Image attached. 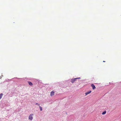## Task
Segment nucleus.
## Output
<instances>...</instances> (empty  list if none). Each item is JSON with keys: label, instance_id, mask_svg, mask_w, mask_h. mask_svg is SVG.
Masks as SVG:
<instances>
[{"label": "nucleus", "instance_id": "1", "mask_svg": "<svg viewBox=\"0 0 121 121\" xmlns=\"http://www.w3.org/2000/svg\"><path fill=\"white\" fill-rule=\"evenodd\" d=\"M33 114H30L29 117V119L30 120H32L33 119Z\"/></svg>", "mask_w": 121, "mask_h": 121}, {"label": "nucleus", "instance_id": "2", "mask_svg": "<svg viewBox=\"0 0 121 121\" xmlns=\"http://www.w3.org/2000/svg\"><path fill=\"white\" fill-rule=\"evenodd\" d=\"M76 80V78L72 79H71V82L72 83H73Z\"/></svg>", "mask_w": 121, "mask_h": 121}, {"label": "nucleus", "instance_id": "3", "mask_svg": "<svg viewBox=\"0 0 121 121\" xmlns=\"http://www.w3.org/2000/svg\"><path fill=\"white\" fill-rule=\"evenodd\" d=\"M91 92V91H89L85 93V96H86L88 94H90Z\"/></svg>", "mask_w": 121, "mask_h": 121}, {"label": "nucleus", "instance_id": "4", "mask_svg": "<svg viewBox=\"0 0 121 121\" xmlns=\"http://www.w3.org/2000/svg\"><path fill=\"white\" fill-rule=\"evenodd\" d=\"M91 86L92 87V89L93 90H94L95 88V86L93 84H91Z\"/></svg>", "mask_w": 121, "mask_h": 121}, {"label": "nucleus", "instance_id": "5", "mask_svg": "<svg viewBox=\"0 0 121 121\" xmlns=\"http://www.w3.org/2000/svg\"><path fill=\"white\" fill-rule=\"evenodd\" d=\"M54 92L53 91H51V94H50L51 96H53L54 95Z\"/></svg>", "mask_w": 121, "mask_h": 121}, {"label": "nucleus", "instance_id": "6", "mask_svg": "<svg viewBox=\"0 0 121 121\" xmlns=\"http://www.w3.org/2000/svg\"><path fill=\"white\" fill-rule=\"evenodd\" d=\"M28 82L29 84L30 85V86H32L33 84L32 83V82Z\"/></svg>", "mask_w": 121, "mask_h": 121}, {"label": "nucleus", "instance_id": "7", "mask_svg": "<svg viewBox=\"0 0 121 121\" xmlns=\"http://www.w3.org/2000/svg\"><path fill=\"white\" fill-rule=\"evenodd\" d=\"M3 94L2 93H1L0 94V99H1L2 97Z\"/></svg>", "mask_w": 121, "mask_h": 121}, {"label": "nucleus", "instance_id": "8", "mask_svg": "<svg viewBox=\"0 0 121 121\" xmlns=\"http://www.w3.org/2000/svg\"><path fill=\"white\" fill-rule=\"evenodd\" d=\"M39 107L40 108V111H42V107L40 106H39Z\"/></svg>", "mask_w": 121, "mask_h": 121}, {"label": "nucleus", "instance_id": "9", "mask_svg": "<svg viewBox=\"0 0 121 121\" xmlns=\"http://www.w3.org/2000/svg\"><path fill=\"white\" fill-rule=\"evenodd\" d=\"M106 111H105L104 112H103L102 113V115H104L106 113Z\"/></svg>", "mask_w": 121, "mask_h": 121}, {"label": "nucleus", "instance_id": "10", "mask_svg": "<svg viewBox=\"0 0 121 121\" xmlns=\"http://www.w3.org/2000/svg\"><path fill=\"white\" fill-rule=\"evenodd\" d=\"M35 104L36 105L38 106H40L39 105H40L38 103H36Z\"/></svg>", "mask_w": 121, "mask_h": 121}, {"label": "nucleus", "instance_id": "11", "mask_svg": "<svg viewBox=\"0 0 121 121\" xmlns=\"http://www.w3.org/2000/svg\"><path fill=\"white\" fill-rule=\"evenodd\" d=\"M76 78V79H80V78Z\"/></svg>", "mask_w": 121, "mask_h": 121}, {"label": "nucleus", "instance_id": "12", "mask_svg": "<svg viewBox=\"0 0 121 121\" xmlns=\"http://www.w3.org/2000/svg\"><path fill=\"white\" fill-rule=\"evenodd\" d=\"M3 77V75H1V78L2 77Z\"/></svg>", "mask_w": 121, "mask_h": 121}, {"label": "nucleus", "instance_id": "13", "mask_svg": "<svg viewBox=\"0 0 121 121\" xmlns=\"http://www.w3.org/2000/svg\"><path fill=\"white\" fill-rule=\"evenodd\" d=\"M103 62H105V61H103Z\"/></svg>", "mask_w": 121, "mask_h": 121}, {"label": "nucleus", "instance_id": "14", "mask_svg": "<svg viewBox=\"0 0 121 121\" xmlns=\"http://www.w3.org/2000/svg\"><path fill=\"white\" fill-rule=\"evenodd\" d=\"M66 114H67V112H66Z\"/></svg>", "mask_w": 121, "mask_h": 121}]
</instances>
